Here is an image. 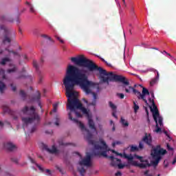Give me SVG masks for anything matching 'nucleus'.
Segmentation results:
<instances>
[{"instance_id": "obj_56", "label": "nucleus", "mask_w": 176, "mask_h": 176, "mask_svg": "<svg viewBox=\"0 0 176 176\" xmlns=\"http://www.w3.org/2000/svg\"><path fill=\"white\" fill-rule=\"evenodd\" d=\"M36 130V127H32V130H31V133H34Z\"/></svg>"}, {"instance_id": "obj_60", "label": "nucleus", "mask_w": 176, "mask_h": 176, "mask_svg": "<svg viewBox=\"0 0 176 176\" xmlns=\"http://www.w3.org/2000/svg\"><path fill=\"white\" fill-rule=\"evenodd\" d=\"M117 5L119 6V8H122L121 4L119 1L117 2Z\"/></svg>"}, {"instance_id": "obj_35", "label": "nucleus", "mask_w": 176, "mask_h": 176, "mask_svg": "<svg viewBox=\"0 0 176 176\" xmlns=\"http://www.w3.org/2000/svg\"><path fill=\"white\" fill-rule=\"evenodd\" d=\"M55 37L56 38V39H58V41H59L60 42V43H64V41L63 39H62L60 38V36H58V35H55Z\"/></svg>"}, {"instance_id": "obj_54", "label": "nucleus", "mask_w": 176, "mask_h": 176, "mask_svg": "<svg viewBox=\"0 0 176 176\" xmlns=\"http://www.w3.org/2000/svg\"><path fill=\"white\" fill-rule=\"evenodd\" d=\"M111 152H112V153H115L116 155H118V152H116V151H115L113 149L111 150Z\"/></svg>"}, {"instance_id": "obj_58", "label": "nucleus", "mask_w": 176, "mask_h": 176, "mask_svg": "<svg viewBox=\"0 0 176 176\" xmlns=\"http://www.w3.org/2000/svg\"><path fill=\"white\" fill-rule=\"evenodd\" d=\"M147 122H148V123H150V122H151L149 115H148V116H147Z\"/></svg>"}, {"instance_id": "obj_50", "label": "nucleus", "mask_w": 176, "mask_h": 176, "mask_svg": "<svg viewBox=\"0 0 176 176\" xmlns=\"http://www.w3.org/2000/svg\"><path fill=\"white\" fill-rule=\"evenodd\" d=\"M155 82H156L155 80H151V81L150 82V85H151V86H153V85H155Z\"/></svg>"}, {"instance_id": "obj_24", "label": "nucleus", "mask_w": 176, "mask_h": 176, "mask_svg": "<svg viewBox=\"0 0 176 176\" xmlns=\"http://www.w3.org/2000/svg\"><path fill=\"white\" fill-rule=\"evenodd\" d=\"M138 151H139L138 146H135L134 145H132L131 146V152H138Z\"/></svg>"}, {"instance_id": "obj_25", "label": "nucleus", "mask_w": 176, "mask_h": 176, "mask_svg": "<svg viewBox=\"0 0 176 176\" xmlns=\"http://www.w3.org/2000/svg\"><path fill=\"white\" fill-rule=\"evenodd\" d=\"M0 75H2L3 79L6 78L5 69H3L2 68H0Z\"/></svg>"}, {"instance_id": "obj_33", "label": "nucleus", "mask_w": 176, "mask_h": 176, "mask_svg": "<svg viewBox=\"0 0 176 176\" xmlns=\"http://www.w3.org/2000/svg\"><path fill=\"white\" fill-rule=\"evenodd\" d=\"M21 78H29V79H30V80H32V76H28L27 75H20L19 76H18L19 79H21Z\"/></svg>"}, {"instance_id": "obj_37", "label": "nucleus", "mask_w": 176, "mask_h": 176, "mask_svg": "<svg viewBox=\"0 0 176 176\" xmlns=\"http://www.w3.org/2000/svg\"><path fill=\"white\" fill-rule=\"evenodd\" d=\"M144 175L146 176H153L151 174H149V170H146V171H144ZM157 176H160V174H158Z\"/></svg>"}, {"instance_id": "obj_47", "label": "nucleus", "mask_w": 176, "mask_h": 176, "mask_svg": "<svg viewBox=\"0 0 176 176\" xmlns=\"http://www.w3.org/2000/svg\"><path fill=\"white\" fill-rule=\"evenodd\" d=\"M43 79V76L41 75H40V76L38 78V83H41Z\"/></svg>"}, {"instance_id": "obj_13", "label": "nucleus", "mask_w": 176, "mask_h": 176, "mask_svg": "<svg viewBox=\"0 0 176 176\" xmlns=\"http://www.w3.org/2000/svg\"><path fill=\"white\" fill-rule=\"evenodd\" d=\"M142 141L143 142H145V144H146L149 146H151L152 145V142H153L152 136L151 135V134L148 135L147 133H146V134H145L144 137H143Z\"/></svg>"}, {"instance_id": "obj_41", "label": "nucleus", "mask_w": 176, "mask_h": 176, "mask_svg": "<svg viewBox=\"0 0 176 176\" xmlns=\"http://www.w3.org/2000/svg\"><path fill=\"white\" fill-rule=\"evenodd\" d=\"M6 50H8L11 53H13V54H19L18 52H14V50H10L9 49H6Z\"/></svg>"}, {"instance_id": "obj_38", "label": "nucleus", "mask_w": 176, "mask_h": 176, "mask_svg": "<svg viewBox=\"0 0 176 176\" xmlns=\"http://www.w3.org/2000/svg\"><path fill=\"white\" fill-rule=\"evenodd\" d=\"M122 142L120 141H116V142H113L112 146L115 147L116 145H120Z\"/></svg>"}, {"instance_id": "obj_9", "label": "nucleus", "mask_w": 176, "mask_h": 176, "mask_svg": "<svg viewBox=\"0 0 176 176\" xmlns=\"http://www.w3.org/2000/svg\"><path fill=\"white\" fill-rule=\"evenodd\" d=\"M91 155L87 154L85 159L79 162L80 167L78 168V171H79L81 176H85L86 173V170L84 168L83 166H87V167H90L91 166Z\"/></svg>"}, {"instance_id": "obj_31", "label": "nucleus", "mask_w": 176, "mask_h": 176, "mask_svg": "<svg viewBox=\"0 0 176 176\" xmlns=\"http://www.w3.org/2000/svg\"><path fill=\"white\" fill-rule=\"evenodd\" d=\"M58 107V102H56V104H53V110H52V111L53 112H57Z\"/></svg>"}, {"instance_id": "obj_32", "label": "nucleus", "mask_w": 176, "mask_h": 176, "mask_svg": "<svg viewBox=\"0 0 176 176\" xmlns=\"http://www.w3.org/2000/svg\"><path fill=\"white\" fill-rule=\"evenodd\" d=\"M16 69H17L16 67H13V68H10V69H8L7 72L9 74H10L11 72H15L16 71Z\"/></svg>"}, {"instance_id": "obj_8", "label": "nucleus", "mask_w": 176, "mask_h": 176, "mask_svg": "<svg viewBox=\"0 0 176 176\" xmlns=\"http://www.w3.org/2000/svg\"><path fill=\"white\" fill-rule=\"evenodd\" d=\"M131 90L133 91V94H135L137 96L139 100L142 99L145 102L146 105H148V102L146 98V96H149V90L146 89V87L142 88V91L140 93L138 90L135 89V87H133L132 86H129V89L125 88L126 93H131Z\"/></svg>"}, {"instance_id": "obj_18", "label": "nucleus", "mask_w": 176, "mask_h": 176, "mask_svg": "<svg viewBox=\"0 0 176 176\" xmlns=\"http://www.w3.org/2000/svg\"><path fill=\"white\" fill-rule=\"evenodd\" d=\"M36 167H38V170L41 171V173H46L47 174H48V175H51L52 174L51 170H45L44 168H43V167H41L39 164H36Z\"/></svg>"}, {"instance_id": "obj_28", "label": "nucleus", "mask_w": 176, "mask_h": 176, "mask_svg": "<svg viewBox=\"0 0 176 176\" xmlns=\"http://www.w3.org/2000/svg\"><path fill=\"white\" fill-rule=\"evenodd\" d=\"M124 157H125V159H127L128 160H129L130 162H131L132 160H133V156H129L128 155H126V153L124 154Z\"/></svg>"}, {"instance_id": "obj_4", "label": "nucleus", "mask_w": 176, "mask_h": 176, "mask_svg": "<svg viewBox=\"0 0 176 176\" xmlns=\"http://www.w3.org/2000/svg\"><path fill=\"white\" fill-rule=\"evenodd\" d=\"M22 111L23 113H30L32 116L31 118H22L23 130H25V127L34 122V120H37V122L40 120V117L36 113V109L34 107H30V108H29V107H25Z\"/></svg>"}, {"instance_id": "obj_36", "label": "nucleus", "mask_w": 176, "mask_h": 176, "mask_svg": "<svg viewBox=\"0 0 176 176\" xmlns=\"http://www.w3.org/2000/svg\"><path fill=\"white\" fill-rule=\"evenodd\" d=\"M118 163H119V164H118V168L120 169L124 168V166H125L124 164H122L121 162H118Z\"/></svg>"}, {"instance_id": "obj_11", "label": "nucleus", "mask_w": 176, "mask_h": 176, "mask_svg": "<svg viewBox=\"0 0 176 176\" xmlns=\"http://www.w3.org/2000/svg\"><path fill=\"white\" fill-rule=\"evenodd\" d=\"M1 30H4V36L3 38V43H10L12 39V35H15L14 31H11L7 28L5 25H1Z\"/></svg>"}, {"instance_id": "obj_23", "label": "nucleus", "mask_w": 176, "mask_h": 176, "mask_svg": "<svg viewBox=\"0 0 176 176\" xmlns=\"http://www.w3.org/2000/svg\"><path fill=\"white\" fill-rule=\"evenodd\" d=\"M8 61H10V58H9V57H5L4 58H2L1 64L5 65Z\"/></svg>"}, {"instance_id": "obj_12", "label": "nucleus", "mask_w": 176, "mask_h": 176, "mask_svg": "<svg viewBox=\"0 0 176 176\" xmlns=\"http://www.w3.org/2000/svg\"><path fill=\"white\" fill-rule=\"evenodd\" d=\"M41 146L43 150L47 151L49 153H58V150L56 148L55 145H52V149H50L45 144H41Z\"/></svg>"}, {"instance_id": "obj_21", "label": "nucleus", "mask_w": 176, "mask_h": 176, "mask_svg": "<svg viewBox=\"0 0 176 176\" xmlns=\"http://www.w3.org/2000/svg\"><path fill=\"white\" fill-rule=\"evenodd\" d=\"M3 111L5 113H12V111H11L10 108H9V107H8L7 105H4L3 107Z\"/></svg>"}, {"instance_id": "obj_34", "label": "nucleus", "mask_w": 176, "mask_h": 176, "mask_svg": "<svg viewBox=\"0 0 176 176\" xmlns=\"http://www.w3.org/2000/svg\"><path fill=\"white\" fill-rule=\"evenodd\" d=\"M117 96L121 98V100L124 98V94L123 93H117Z\"/></svg>"}, {"instance_id": "obj_63", "label": "nucleus", "mask_w": 176, "mask_h": 176, "mask_svg": "<svg viewBox=\"0 0 176 176\" xmlns=\"http://www.w3.org/2000/svg\"><path fill=\"white\" fill-rule=\"evenodd\" d=\"M2 20H5L6 19V16H1Z\"/></svg>"}, {"instance_id": "obj_64", "label": "nucleus", "mask_w": 176, "mask_h": 176, "mask_svg": "<svg viewBox=\"0 0 176 176\" xmlns=\"http://www.w3.org/2000/svg\"><path fill=\"white\" fill-rule=\"evenodd\" d=\"M110 124L111 125L113 124V120H110Z\"/></svg>"}, {"instance_id": "obj_1", "label": "nucleus", "mask_w": 176, "mask_h": 176, "mask_svg": "<svg viewBox=\"0 0 176 176\" xmlns=\"http://www.w3.org/2000/svg\"><path fill=\"white\" fill-rule=\"evenodd\" d=\"M71 60L76 65L83 67L84 68H78L75 65H68L66 73L63 78V85L66 89V96L67 97V108L69 109H75L76 107L85 115H89L87 108L83 107L82 104L77 98L76 91H74L75 86H79L86 94H91V87H95L96 83L89 80L88 72L99 71L100 80L103 83L109 85V82H120V75H116L113 72H107L102 67H98L94 61L85 57L83 54L79 57H72Z\"/></svg>"}, {"instance_id": "obj_43", "label": "nucleus", "mask_w": 176, "mask_h": 176, "mask_svg": "<svg viewBox=\"0 0 176 176\" xmlns=\"http://www.w3.org/2000/svg\"><path fill=\"white\" fill-rule=\"evenodd\" d=\"M56 121L55 122V124L56 126H59V122H60V119L59 118H56Z\"/></svg>"}, {"instance_id": "obj_27", "label": "nucleus", "mask_w": 176, "mask_h": 176, "mask_svg": "<svg viewBox=\"0 0 176 176\" xmlns=\"http://www.w3.org/2000/svg\"><path fill=\"white\" fill-rule=\"evenodd\" d=\"M133 108L135 112H138V111L140 109V107L138 105V104H136L135 101L133 102Z\"/></svg>"}, {"instance_id": "obj_16", "label": "nucleus", "mask_w": 176, "mask_h": 176, "mask_svg": "<svg viewBox=\"0 0 176 176\" xmlns=\"http://www.w3.org/2000/svg\"><path fill=\"white\" fill-rule=\"evenodd\" d=\"M88 124L90 129H91L92 130H96L95 123L94 120L91 119V118H88Z\"/></svg>"}, {"instance_id": "obj_22", "label": "nucleus", "mask_w": 176, "mask_h": 176, "mask_svg": "<svg viewBox=\"0 0 176 176\" xmlns=\"http://www.w3.org/2000/svg\"><path fill=\"white\" fill-rule=\"evenodd\" d=\"M33 67L36 69V71H37V72H38L39 71V65L37 63V61H36V60H33Z\"/></svg>"}, {"instance_id": "obj_42", "label": "nucleus", "mask_w": 176, "mask_h": 176, "mask_svg": "<svg viewBox=\"0 0 176 176\" xmlns=\"http://www.w3.org/2000/svg\"><path fill=\"white\" fill-rule=\"evenodd\" d=\"M58 144L60 146L69 145V144H65V142H63V141H58Z\"/></svg>"}, {"instance_id": "obj_15", "label": "nucleus", "mask_w": 176, "mask_h": 176, "mask_svg": "<svg viewBox=\"0 0 176 176\" xmlns=\"http://www.w3.org/2000/svg\"><path fill=\"white\" fill-rule=\"evenodd\" d=\"M109 159H111V166L112 167H116L118 166V162H122L120 159H115L114 156H109Z\"/></svg>"}, {"instance_id": "obj_19", "label": "nucleus", "mask_w": 176, "mask_h": 176, "mask_svg": "<svg viewBox=\"0 0 176 176\" xmlns=\"http://www.w3.org/2000/svg\"><path fill=\"white\" fill-rule=\"evenodd\" d=\"M120 123L122 124L124 127H128L129 126V122L124 119V118H121Z\"/></svg>"}, {"instance_id": "obj_29", "label": "nucleus", "mask_w": 176, "mask_h": 176, "mask_svg": "<svg viewBox=\"0 0 176 176\" xmlns=\"http://www.w3.org/2000/svg\"><path fill=\"white\" fill-rule=\"evenodd\" d=\"M138 151H142L144 148V144L142 142H139V146H138Z\"/></svg>"}, {"instance_id": "obj_57", "label": "nucleus", "mask_w": 176, "mask_h": 176, "mask_svg": "<svg viewBox=\"0 0 176 176\" xmlns=\"http://www.w3.org/2000/svg\"><path fill=\"white\" fill-rule=\"evenodd\" d=\"M117 156H121V157H122L123 155L122 153H118V152H117Z\"/></svg>"}, {"instance_id": "obj_20", "label": "nucleus", "mask_w": 176, "mask_h": 176, "mask_svg": "<svg viewBox=\"0 0 176 176\" xmlns=\"http://www.w3.org/2000/svg\"><path fill=\"white\" fill-rule=\"evenodd\" d=\"M5 89H6V86L5 83H3V82L0 80V93L3 94V90H5Z\"/></svg>"}, {"instance_id": "obj_52", "label": "nucleus", "mask_w": 176, "mask_h": 176, "mask_svg": "<svg viewBox=\"0 0 176 176\" xmlns=\"http://www.w3.org/2000/svg\"><path fill=\"white\" fill-rule=\"evenodd\" d=\"M153 98H148V102H150V104H152V105H153Z\"/></svg>"}, {"instance_id": "obj_2", "label": "nucleus", "mask_w": 176, "mask_h": 176, "mask_svg": "<svg viewBox=\"0 0 176 176\" xmlns=\"http://www.w3.org/2000/svg\"><path fill=\"white\" fill-rule=\"evenodd\" d=\"M167 153V151L161 148L160 145H157L155 148H153L151 151V156L152 157V161L151 164L148 160H144L142 156H139L138 155H135V157L140 160L141 163L138 164L140 168H147V167H157L159 163L162 159V157Z\"/></svg>"}, {"instance_id": "obj_61", "label": "nucleus", "mask_w": 176, "mask_h": 176, "mask_svg": "<svg viewBox=\"0 0 176 176\" xmlns=\"http://www.w3.org/2000/svg\"><path fill=\"white\" fill-rule=\"evenodd\" d=\"M164 134H165L166 135H167L168 137H169L168 131H164Z\"/></svg>"}, {"instance_id": "obj_49", "label": "nucleus", "mask_w": 176, "mask_h": 176, "mask_svg": "<svg viewBox=\"0 0 176 176\" xmlns=\"http://www.w3.org/2000/svg\"><path fill=\"white\" fill-rule=\"evenodd\" d=\"M116 176H122V173L120 171H118L116 173Z\"/></svg>"}, {"instance_id": "obj_45", "label": "nucleus", "mask_w": 176, "mask_h": 176, "mask_svg": "<svg viewBox=\"0 0 176 176\" xmlns=\"http://www.w3.org/2000/svg\"><path fill=\"white\" fill-rule=\"evenodd\" d=\"M42 36H44V38H47L48 39H50V41H52L51 36H48V35H46L45 34H43Z\"/></svg>"}, {"instance_id": "obj_7", "label": "nucleus", "mask_w": 176, "mask_h": 176, "mask_svg": "<svg viewBox=\"0 0 176 176\" xmlns=\"http://www.w3.org/2000/svg\"><path fill=\"white\" fill-rule=\"evenodd\" d=\"M76 109H79L77 108V107H74V109H73V110L70 109L71 112L69 113V119H70V120H72L73 122H74V123H76V124L80 127V129L82 131H85L86 133L85 134V136L89 143V140H88L87 137H88V131H89V130H87V129H86L85 124H83V123H82V122H80L79 120H78V119H75V118H73V116H72V112H74L76 113V116H77V118H82L81 113H80V112H77Z\"/></svg>"}, {"instance_id": "obj_40", "label": "nucleus", "mask_w": 176, "mask_h": 176, "mask_svg": "<svg viewBox=\"0 0 176 176\" xmlns=\"http://www.w3.org/2000/svg\"><path fill=\"white\" fill-rule=\"evenodd\" d=\"M112 116L116 118V119H118V116H116V109H114L112 113Z\"/></svg>"}, {"instance_id": "obj_46", "label": "nucleus", "mask_w": 176, "mask_h": 176, "mask_svg": "<svg viewBox=\"0 0 176 176\" xmlns=\"http://www.w3.org/2000/svg\"><path fill=\"white\" fill-rule=\"evenodd\" d=\"M11 87H12V89L13 91H16V86H14L13 84H11Z\"/></svg>"}, {"instance_id": "obj_5", "label": "nucleus", "mask_w": 176, "mask_h": 176, "mask_svg": "<svg viewBox=\"0 0 176 176\" xmlns=\"http://www.w3.org/2000/svg\"><path fill=\"white\" fill-rule=\"evenodd\" d=\"M150 109L153 113V118L155 122V132L156 133H161L162 132V127L163 126V118L160 116V113L159 112V109L153 100V108L152 107H149Z\"/></svg>"}, {"instance_id": "obj_44", "label": "nucleus", "mask_w": 176, "mask_h": 176, "mask_svg": "<svg viewBox=\"0 0 176 176\" xmlns=\"http://www.w3.org/2000/svg\"><path fill=\"white\" fill-rule=\"evenodd\" d=\"M166 148H167L168 151H173V148H171V146L169 144H166Z\"/></svg>"}, {"instance_id": "obj_62", "label": "nucleus", "mask_w": 176, "mask_h": 176, "mask_svg": "<svg viewBox=\"0 0 176 176\" xmlns=\"http://www.w3.org/2000/svg\"><path fill=\"white\" fill-rule=\"evenodd\" d=\"M0 126H1V127L3 126V122H1V121H0Z\"/></svg>"}, {"instance_id": "obj_17", "label": "nucleus", "mask_w": 176, "mask_h": 176, "mask_svg": "<svg viewBox=\"0 0 176 176\" xmlns=\"http://www.w3.org/2000/svg\"><path fill=\"white\" fill-rule=\"evenodd\" d=\"M91 94H93L94 100L92 101V102H89V105H93L94 107H95L97 104V98H98L97 93H94L91 91Z\"/></svg>"}, {"instance_id": "obj_6", "label": "nucleus", "mask_w": 176, "mask_h": 176, "mask_svg": "<svg viewBox=\"0 0 176 176\" xmlns=\"http://www.w3.org/2000/svg\"><path fill=\"white\" fill-rule=\"evenodd\" d=\"M150 109L153 113V118L155 122V132L156 133H161L162 132V127L163 126V118L160 116V113L159 112V109L153 100V108L152 107H149Z\"/></svg>"}, {"instance_id": "obj_10", "label": "nucleus", "mask_w": 176, "mask_h": 176, "mask_svg": "<svg viewBox=\"0 0 176 176\" xmlns=\"http://www.w3.org/2000/svg\"><path fill=\"white\" fill-rule=\"evenodd\" d=\"M20 96L23 100H27V98H29V101H30V102L37 101L38 106L41 108H42L41 101H40L41 98V94L40 91H36L35 95L33 97H30V96H28V94H26V93L24 91V90H21Z\"/></svg>"}, {"instance_id": "obj_48", "label": "nucleus", "mask_w": 176, "mask_h": 176, "mask_svg": "<svg viewBox=\"0 0 176 176\" xmlns=\"http://www.w3.org/2000/svg\"><path fill=\"white\" fill-rule=\"evenodd\" d=\"M145 111H146V116L148 117V115H149V111H148V109L146 107H145Z\"/></svg>"}, {"instance_id": "obj_30", "label": "nucleus", "mask_w": 176, "mask_h": 176, "mask_svg": "<svg viewBox=\"0 0 176 176\" xmlns=\"http://www.w3.org/2000/svg\"><path fill=\"white\" fill-rule=\"evenodd\" d=\"M26 3L30 6V12H32V13H34L35 9L33 5H32L31 3H30V2H28V1L26 2Z\"/></svg>"}, {"instance_id": "obj_3", "label": "nucleus", "mask_w": 176, "mask_h": 176, "mask_svg": "<svg viewBox=\"0 0 176 176\" xmlns=\"http://www.w3.org/2000/svg\"><path fill=\"white\" fill-rule=\"evenodd\" d=\"M88 135H87V140L89 141V145H94L95 149L96 151H102V152H95L94 155L95 156H104V157H108L107 152L111 151V149H109L108 145H107L105 141H103V140H100V144L103 145V146H101L99 144H97L93 138V134L90 131H87Z\"/></svg>"}, {"instance_id": "obj_39", "label": "nucleus", "mask_w": 176, "mask_h": 176, "mask_svg": "<svg viewBox=\"0 0 176 176\" xmlns=\"http://www.w3.org/2000/svg\"><path fill=\"white\" fill-rule=\"evenodd\" d=\"M12 162H14V163L18 164L19 163V160L16 159V157H12L11 159Z\"/></svg>"}, {"instance_id": "obj_14", "label": "nucleus", "mask_w": 176, "mask_h": 176, "mask_svg": "<svg viewBox=\"0 0 176 176\" xmlns=\"http://www.w3.org/2000/svg\"><path fill=\"white\" fill-rule=\"evenodd\" d=\"M4 147L10 151H13L16 149V145H14V144L12 142H6L4 144Z\"/></svg>"}, {"instance_id": "obj_26", "label": "nucleus", "mask_w": 176, "mask_h": 176, "mask_svg": "<svg viewBox=\"0 0 176 176\" xmlns=\"http://www.w3.org/2000/svg\"><path fill=\"white\" fill-rule=\"evenodd\" d=\"M109 105L110 108H111V109H113V111L116 109V108H117L116 105H115V104H113V102H112V101H109Z\"/></svg>"}, {"instance_id": "obj_59", "label": "nucleus", "mask_w": 176, "mask_h": 176, "mask_svg": "<svg viewBox=\"0 0 176 176\" xmlns=\"http://www.w3.org/2000/svg\"><path fill=\"white\" fill-rule=\"evenodd\" d=\"M21 72H26V69L25 67L22 68Z\"/></svg>"}, {"instance_id": "obj_53", "label": "nucleus", "mask_w": 176, "mask_h": 176, "mask_svg": "<svg viewBox=\"0 0 176 176\" xmlns=\"http://www.w3.org/2000/svg\"><path fill=\"white\" fill-rule=\"evenodd\" d=\"M115 130H116L115 123H113V128H112V131H115Z\"/></svg>"}, {"instance_id": "obj_55", "label": "nucleus", "mask_w": 176, "mask_h": 176, "mask_svg": "<svg viewBox=\"0 0 176 176\" xmlns=\"http://www.w3.org/2000/svg\"><path fill=\"white\" fill-rule=\"evenodd\" d=\"M175 163H176V157H175V158L173 159V162H172V164H175Z\"/></svg>"}, {"instance_id": "obj_51", "label": "nucleus", "mask_w": 176, "mask_h": 176, "mask_svg": "<svg viewBox=\"0 0 176 176\" xmlns=\"http://www.w3.org/2000/svg\"><path fill=\"white\" fill-rule=\"evenodd\" d=\"M122 2H123V6H124V8H126V7L127 6L126 2L125 1V0H122Z\"/></svg>"}]
</instances>
